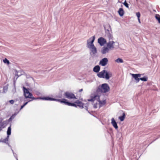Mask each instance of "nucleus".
<instances>
[{
    "label": "nucleus",
    "instance_id": "nucleus-1",
    "mask_svg": "<svg viewBox=\"0 0 160 160\" xmlns=\"http://www.w3.org/2000/svg\"><path fill=\"white\" fill-rule=\"evenodd\" d=\"M38 99L45 100H55L61 103H64L65 105L68 106L74 107L76 108H77L78 106L81 108H83V103L82 102L79 100H76L74 102V103H72L69 102L68 101H67V100L64 98L61 99H56L48 97H39Z\"/></svg>",
    "mask_w": 160,
    "mask_h": 160
},
{
    "label": "nucleus",
    "instance_id": "nucleus-2",
    "mask_svg": "<svg viewBox=\"0 0 160 160\" xmlns=\"http://www.w3.org/2000/svg\"><path fill=\"white\" fill-rule=\"evenodd\" d=\"M115 42L112 41H109L106 43V46H104L102 48L101 52L103 54H105L109 52V50L113 49L114 48V45L115 44Z\"/></svg>",
    "mask_w": 160,
    "mask_h": 160
},
{
    "label": "nucleus",
    "instance_id": "nucleus-3",
    "mask_svg": "<svg viewBox=\"0 0 160 160\" xmlns=\"http://www.w3.org/2000/svg\"><path fill=\"white\" fill-rule=\"evenodd\" d=\"M95 38V36H93L90 38L87 41V47L90 49L91 51L93 54H95L97 52V49L93 43Z\"/></svg>",
    "mask_w": 160,
    "mask_h": 160
},
{
    "label": "nucleus",
    "instance_id": "nucleus-4",
    "mask_svg": "<svg viewBox=\"0 0 160 160\" xmlns=\"http://www.w3.org/2000/svg\"><path fill=\"white\" fill-rule=\"evenodd\" d=\"M97 76L100 78H105L106 79L108 80L110 77H112V74L111 72H108L104 70L98 73Z\"/></svg>",
    "mask_w": 160,
    "mask_h": 160
},
{
    "label": "nucleus",
    "instance_id": "nucleus-5",
    "mask_svg": "<svg viewBox=\"0 0 160 160\" xmlns=\"http://www.w3.org/2000/svg\"><path fill=\"white\" fill-rule=\"evenodd\" d=\"M110 88L108 85L107 83H104L98 87L97 91L98 92L106 93L108 92Z\"/></svg>",
    "mask_w": 160,
    "mask_h": 160
},
{
    "label": "nucleus",
    "instance_id": "nucleus-6",
    "mask_svg": "<svg viewBox=\"0 0 160 160\" xmlns=\"http://www.w3.org/2000/svg\"><path fill=\"white\" fill-rule=\"evenodd\" d=\"M23 89L24 92V95L26 98H32V100L35 99L34 98L32 97V94L29 92L28 89L24 87H23Z\"/></svg>",
    "mask_w": 160,
    "mask_h": 160
},
{
    "label": "nucleus",
    "instance_id": "nucleus-7",
    "mask_svg": "<svg viewBox=\"0 0 160 160\" xmlns=\"http://www.w3.org/2000/svg\"><path fill=\"white\" fill-rule=\"evenodd\" d=\"M63 95L65 97L69 99H77L75 95L71 92H66L64 93Z\"/></svg>",
    "mask_w": 160,
    "mask_h": 160
},
{
    "label": "nucleus",
    "instance_id": "nucleus-8",
    "mask_svg": "<svg viewBox=\"0 0 160 160\" xmlns=\"http://www.w3.org/2000/svg\"><path fill=\"white\" fill-rule=\"evenodd\" d=\"M91 98L88 99V100L89 101L92 102L94 101L95 100H97L98 101L99 100V96L97 94L92 95L91 96Z\"/></svg>",
    "mask_w": 160,
    "mask_h": 160
},
{
    "label": "nucleus",
    "instance_id": "nucleus-9",
    "mask_svg": "<svg viewBox=\"0 0 160 160\" xmlns=\"http://www.w3.org/2000/svg\"><path fill=\"white\" fill-rule=\"evenodd\" d=\"M98 42L100 46H103L106 43L107 41L105 38L101 37L98 39Z\"/></svg>",
    "mask_w": 160,
    "mask_h": 160
},
{
    "label": "nucleus",
    "instance_id": "nucleus-10",
    "mask_svg": "<svg viewBox=\"0 0 160 160\" xmlns=\"http://www.w3.org/2000/svg\"><path fill=\"white\" fill-rule=\"evenodd\" d=\"M108 60L107 58H105L100 61L99 64L102 66H105L108 63Z\"/></svg>",
    "mask_w": 160,
    "mask_h": 160
},
{
    "label": "nucleus",
    "instance_id": "nucleus-11",
    "mask_svg": "<svg viewBox=\"0 0 160 160\" xmlns=\"http://www.w3.org/2000/svg\"><path fill=\"white\" fill-rule=\"evenodd\" d=\"M131 74L132 77L136 81V82H138L140 80V78H139V77H140L141 76V74Z\"/></svg>",
    "mask_w": 160,
    "mask_h": 160
},
{
    "label": "nucleus",
    "instance_id": "nucleus-12",
    "mask_svg": "<svg viewBox=\"0 0 160 160\" xmlns=\"http://www.w3.org/2000/svg\"><path fill=\"white\" fill-rule=\"evenodd\" d=\"M112 122L111 123L113 126L114 127V128H115L116 129H117L118 128V126L117 125V123L115 121V120L114 118H112Z\"/></svg>",
    "mask_w": 160,
    "mask_h": 160
},
{
    "label": "nucleus",
    "instance_id": "nucleus-13",
    "mask_svg": "<svg viewBox=\"0 0 160 160\" xmlns=\"http://www.w3.org/2000/svg\"><path fill=\"white\" fill-rule=\"evenodd\" d=\"M118 12L120 16H122L124 13V11L122 8H120L118 11Z\"/></svg>",
    "mask_w": 160,
    "mask_h": 160
},
{
    "label": "nucleus",
    "instance_id": "nucleus-14",
    "mask_svg": "<svg viewBox=\"0 0 160 160\" xmlns=\"http://www.w3.org/2000/svg\"><path fill=\"white\" fill-rule=\"evenodd\" d=\"M100 70V67L98 65L95 66L93 68V71L96 72H98Z\"/></svg>",
    "mask_w": 160,
    "mask_h": 160
},
{
    "label": "nucleus",
    "instance_id": "nucleus-15",
    "mask_svg": "<svg viewBox=\"0 0 160 160\" xmlns=\"http://www.w3.org/2000/svg\"><path fill=\"white\" fill-rule=\"evenodd\" d=\"M125 113H123L122 114V116L119 117V119L120 120V121H122L125 119Z\"/></svg>",
    "mask_w": 160,
    "mask_h": 160
},
{
    "label": "nucleus",
    "instance_id": "nucleus-16",
    "mask_svg": "<svg viewBox=\"0 0 160 160\" xmlns=\"http://www.w3.org/2000/svg\"><path fill=\"white\" fill-rule=\"evenodd\" d=\"M115 62L118 63H122L123 61L122 59L119 58L115 60Z\"/></svg>",
    "mask_w": 160,
    "mask_h": 160
},
{
    "label": "nucleus",
    "instance_id": "nucleus-17",
    "mask_svg": "<svg viewBox=\"0 0 160 160\" xmlns=\"http://www.w3.org/2000/svg\"><path fill=\"white\" fill-rule=\"evenodd\" d=\"M155 18L157 19L158 22L160 24V16L159 14H156L155 16Z\"/></svg>",
    "mask_w": 160,
    "mask_h": 160
},
{
    "label": "nucleus",
    "instance_id": "nucleus-18",
    "mask_svg": "<svg viewBox=\"0 0 160 160\" xmlns=\"http://www.w3.org/2000/svg\"><path fill=\"white\" fill-rule=\"evenodd\" d=\"M7 134L8 136L10 135L11 133V127L10 126L8 128L7 132Z\"/></svg>",
    "mask_w": 160,
    "mask_h": 160
},
{
    "label": "nucleus",
    "instance_id": "nucleus-19",
    "mask_svg": "<svg viewBox=\"0 0 160 160\" xmlns=\"http://www.w3.org/2000/svg\"><path fill=\"white\" fill-rule=\"evenodd\" d=\"M140 80L144 81H147L148 80V78L144 77L143 78H140Z\"/></svg>",
    "mask_w": 160,
    "mask_h": 160
},
{
    "label": "nucleus",
    "instance_id": "nucleus-20",
    "mask_svg": "<svg viewBox=\"0 0 160 160\" xmlns=\"http://www.w3.org/2000/svg\"><path fill=\"white\" fill-rule=\"evenodd\" d=\"M16 116L15 114H13L12 115V116L9 119V121H12V120Z\"/></svg>",
    "mask_w": 160,
    "mask_h": 160
},
{
    "label": "nucleus",
    "instance_id": "nucleus-21",
    "mask_svg": "<svg viewBox=\"0 0 160 160\" xmlns=\"http://www.w3.org/2000/svg\"><path fill=\"white\" fill-rule=\"evenodd\" d=\"M108 37L109 38V41H111L113 38L112 36L110 34L108 35Z\"/></svg>",
    "mask_w": 160,
    "mask_h": 160
},
{
    "label": "nucleus",
    "instance_id": "nucleus-22",
    "mask_svg": "<svg viewBox=\"0 0 160 160\" xmlns=\"http://www.w3.org/2000/svg\"><path fill=\"white\" fill-rule=\"evenodd\" d=\"M3 62L5 63H7L8 64H9L10 63L9 61L8 60L7 58H5L3 60Z\"/></svg>",
    "mask_w": 160,
    "mask_h": 160
},
{
    "label": "nucleus",
    "instance_id": "nucleus-23",
    "mask_svg": "<svg viewBox=\"0 0 160 160\" xmlns=\"http://www.w3.org/2000/svg\"><path fill=\"white\" fill-rule=\"evenodd\" d=\"M122 4H124L126 7L127 8H128V7H129L128 4L126 0H125L124 2L123 3H122Z\"/></svg>",
    "mask_w": 160,
    "mask_h": 160
},
{
    "label": "nucleus",
    "instance_id": "nucleus-24",
    "mask_svg": "<svg viewBox=\"0 0 160 160\" xmlns=\"http://www.w3.org/2000/svg\"><path fill=\"white\" fill-rule=\"evenodd\" d=\"M31 100L29 101V102ZM28 102L29 101L26 102L21 107V108H20V110H21L26 105L28 104Z\"/></svg>",
    "mask_w": 160,
    "mask_h": 160
},
{
    "label": "nucleus",
    "instance_id": "nucleus-25",
    "mask_svg": "<svg viewBox=\"0 0 160 160\" xmlns=\"http://www.w3.org/2000/svg\"><path fill=\"white\" fill-rule=\"evenodd\" d=\"M136 15L138 18H139L140 16V13L139 12H138L136 13Z\"/></svg>",
    "mask_w": 160,
    "mask_h": 160
},
{
    "label": "nucleus",
    "instance_id": "nucleus-26",
    "mask_svg": "<svg viewBox=\"0 0 160 160\" xmlns=\"http://www.w3.org/2000/svg\"><path fill=\"white\" fill-rule=\"evenodd\" d=\"M9 138V136H8L7 138L4 140V142H7L8 141V138Z\"/></svg>",
    "mask_w": 160,
    "mask_h": 160
},
{
    "label": "nucleus",
    "instance_id": "nucleus-27",
    "mask_svg": "<svg viewBox=\"0 0 160 160\" xmlns=\"http://www.w3.org/2000/svg\"><path fill=\"white\" fill-rule=\"evenodd\" d=\"M9 102L11 104H12L14 103V101L13 100H10Z\"/></svg>",
    "mask_w": 160,
    "mask_h": 160
},
{
    "label": "nucleus",
    "instance_id": "nucleus-28",
    "mask_svg": "<svg viewBox=\"0 0 160 160\" xmlns=\"http://www.w3.org/2000/svg\"><path fill=\"white\" fill-rule=\"evenodd\" d=\"M82 91H83V89H80V90H79V92H80Z\"/></svg>",
    "mask_w": 160,
    "mask_h": 160
},
{
    "label": "nucleus",
    "instance_id": "nucleus-29",
    "mask_svg": "<svg viewBox=\"0 0 160 160\" xmlns=\"http://www.w3.org/2000/svg\"><path fill=\"white\" fill-rule=\"evenodd\" d=\"M138 20L139 22H140V18H138Z\"/></svg>",
    "mask_w": 160,
    "mask_h": 160
},
{
    "label": "nucleus",
    "instance_id": "nucleus-30",
    "mask_svg": "<svg viewBox=\"0 0 160 160\" xmlns=\"http://www.w3.org/2000/svg\"><path fill=\"white\" fill-rule=\"evenodd\" d=\"M1 127H0V131L1 130Z\"/></svg>",
    "mask_w": 160,
    "mask_h": 160
}]
</instances>
